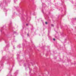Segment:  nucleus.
Listing matches in <instances>:
<instances>
[{"label": "nucleus", "mask_w": 76, "mask_h": 76, "mask_svg": "<svg viewBox=\"0 0 76 76\" xmlns=\"http://www.w3.org/2000/svg\"><path fill=\"white\" fill-rule=\"evenodd\" d=\"M52 26H54V25L53 24H51Z\"/></svg>", "instance_id": "f257e3e1"}, {"label": "nucleus", "mask_w": 76, "mask_h": 76, "mask_svg": "<svg viewBox=\"0 0 76 76\" xmlns=\"http://www.w3.org/2000/svg\"><path fill=\"white\" fill-rule=\"evenodd\" d=\"M45 24H47V22H45Z\"/></svg>", "instance_id": "f03ea898"}, {"label": "nucleus", "mask_w": 76, "mask_h": 76, "mask_svg": "<svg viewBox=\"0 0 76 76\" xmlns=\"http://www.w3.org/2000/svg\"><path fill=\"white\" fill-rule=\"evenodd\" d=\"M28 24H26V26H28Z\"/></svg>", "instance_id": "7ed1b4c3"}, {"label": "nucleus", "mask_w": 76, "mask_h": 76, "mask_svg": "<svg viewBox=\"0 0 76 76\" xmlns=\"http://www.w3.org/2000/svg\"><path fill=\"white\" fill-rule=\"evenodd\" d=\"M55 39H53V40L54 41H55Z\"/></svg>", "instance_id": "20e7f679"}, {"label": "nucleus", "mask_w": 76, "mask_h": 76, "mask_svg": "<svg viewBox=\"0 0 76 76\" xmlns=\"http://www.w3.org/2000/svg\"><path fill=\"white\" fill-rule=\"evenodd\" d=\"M28 36V34H27Z\"/></svg>", "instance_id": "39448f33"}]
</instances>
